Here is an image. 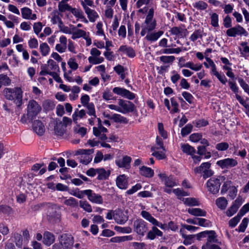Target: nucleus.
<instances>
[{
  "mask_svg": "<svg viewBox=\"0 0 249 249\" xmlns=\"http://www.w3.org/2000/svg\"><path fill=\"white\" fill-rule=\"evenodd\" d=\"M156 7H152L148 10L146 9L145 11H147V14L144 22L142 25V30L141 35L142 36L146 34L147 33L152 32L154 30L157 26V21L154 18V12Z\"/></svg>",
  "mask_w": 249,
  "mask_h": 249,
  "instance_id": "nucleus-1",
  "label": "nucleus"
},
{
  "mask_svg": "<svg viewBox=\"0 0 249 249\" xmlns=\"http://www.w3.org/2000/svg\"><path fill=\"white\" fill-rule=\"evenodd\" d=\"M5 98L9 100H15L18 106L22 104V91L20 88H5L3 90Z\"/></svg>",
  "mask_w": 249,
  "mask_h": 249,
  "instance_id": "nucleus-2",
  "label": "nucleus"
},
{
  "mask_svg": "<svg viewBox=\"0 0 249 249\" xmlns=\"http://www.w3.org/2000/svg\"><path fill=\"white\" fill-rule=\"evenodd\" d=\"M225 178L224 176H218L217 178H211L206 183L207 188L208 191L213 194L218 193L221 185L220 180H224Z\"/></svg>",
  "mask_w": 249,
  "mask_h": 249,
  "instance_id": "nucleus-3",
  "label": "nucleus"
},
{
  "mask_svg": "<svg viewBox=\"0 0 249 249\" xmlns=\"http://www.w3.org/2000/svg\"><path fill=\"white\" fill-rule=\"evenodd\" d=\"M41 110L40 106L34 100H30L27 107V116L29 120H33Z\"/></svg>",
  "mask_w": 249,
  "mask_h": 249,
  "instance_id": "nucleus-4",
  "label": "nucleus"
},
{
  "mask_svg": "<svg viewBox=\"0 0 249 249\" xmlns=\"http://www.w3.org/2000/svg\"><path fill=\"white\" fill-rule=\"evenodd\" d=\"M94 152L93 149H80L76 150L75 152V155H80V162L84 164H89L92 160V157L91 155Z\"/></svg>",
  "mask_w": 249,
  "mask_h": 249,
  "instance_id": "nucleus-5",
  "label": "nucleus"
},
{
  "mask_svg": "<svg viewBox=\"0 0 249 249\" xmlns=\"http://www.w3.org/2000/svg\"><path fill=\"white\" fill-rule=\"evenodd\" d=\"M211 166V164L209 162H203L199 166L194 169V173L196 175L203 173V178L206 179L213 174V171L210 169Z\"/></svg>",
  "mask_w": 249,
  "mask_h": 249,
  "instance_id": "nucleus-6",
  "label": "nucleus"
},
{
  "mask_svg": "<svg viewBox=\"0 0 249 249\" xmlns=\"http://www.w3.org/2000/svg\"><path fill=\"white\" fill-rule=\"evenodd\" d=\"M226 35L228 36L235 37L236 36H248V31L242 26L237 24L234 27L228 29L226 31Z\"/></svg>",
  "mask_w": 249,
  "mask_h": 249,
  "instance_id": "nucleus-7",
  "label": "nucleus"
},
{
  "mask_svg": "<svg viewBox=\"0 0 249 249\" xmlns=\"http://www.w3.org/2000/svg\"><path fill=\"white\" fill-rule=\"evenodd\" d=\"M90 53L91 56L88 57V60L90 64L97 65L102 63L104 61V58L100 56L101 52L96 48H92Z\"/></svg>",
  "mask_w": 249,
  "mask_h": 249,
  "instance_id": "nucleus-8",
  "label": "nucleus"
},
{
  "mask_svg": "<svg viewBox=\"0 0 249 249\" xmlns=\"http://www.w3.org/2000/svg\"><path fill=\"white\" fill-rule=\"evenodd\" d=\"M59 241L64 249H71L74 243L73 237L67 233L62 234L60 236Z\"/></svg>",
  "mask_w": 249,
  "mask_h": 249,
  "instance_id": "nucleus-9",
  "label": "nucleus"
},
{
  "mask_svg": "<svg viewBox=\"0 0 249 249\" xmlns=\"http://www.w3.org/2000/svg\"><path fill=\"white\" fill-rule=\"evenodd\" d=\"M118 105L121 107V111L123 113L132 112L136 110L134 104L128 101H124L122 99L118 100Z\"/></svg>",
  "mask_w": 249,
  "mask_h": 249,
  "instance_id": "nucleus-10",
  "label": "nucleus"
},
{
  "mask_svg": "<svg viewBox=\"0 0 249 249\" xmlns=\"http://www.w3.org/2000/svg\"><path fill=\"white\" fill-rule=\"evenodd\" d=\"M134 231L139 234L143 235L147 230L146 223L143 220L137 219L134 222Z\"/></svg>",
  "mask_w": 249,
  "mask_h": 249,
  "instance_id": "nucleus-11",
  "label": "nucleus"
},
{
  "mask_svg": "<svg viewBox=\"0 0 249 249\" xmlns=\"http://www.w3.org/2000/svg\"><path fill=\"white\" fill-rule=\"evenodd\" d=\"M158 177L161 181L164 182L165 187L172 188L177 185L175 179L173 176H167L165 173H160L158 174Z\"/></svg>",
  "mask_w": 249,
  "mask_h": 249,
  "instance_id": "nucleus-12",
  "label": "nucleus"
},
{
  "mask_svg": "<svg viewBox=\"0 0 249 249\" xmlns=\"http://www.w3.org/2000/svg\"><path fill=\"white\" fill-rule=\"evenodd\" d=\"M216 164L221 168H230L236 166L237 160L232 158H227L217 161Z\"/></svg>",
  "mask_w": 249,
  "mask_h": 249,
  "instance_id": "nucleus-13",
  "label": "nucleus"
},
{
  "mask_svg": "<svg viewBox=\"0 0 249 249\" xmlns=\"http://www.w3.org/2000/svg\"><path fill=\"white\" fill-rule=\"evenodd\" d=\"M112 91L114 93L124 97L129 100H133L135 98L134 93L125 89L115 87L113 88Z\"/></svg>",
  "mask_w": 249,
  "mask_h": 249,
  "instance_id": "nucleus-14",
  "label": "nucleus"
},
{
  "mask_svg": "<svg viewBox=\"0 0 249 249\" xmlns=\"http://www.w3.org/2000/svg\"><path fill=\"white\" fill-rule=\"evenodd\" d=\"M85 193L88 199L91 202L99 204L103 203V199L100 195L93 193L91 190H86Z\"/></svg>",
  "mask_w": 249,
  "mask_h": 249,
  "instance_id": "nucleus-15",
  "label": "nucleus"
},
{
  "mask_svg": "<svg viewBox=\"0 0 249 249\" xmlns=\"http://www.w3.org/2000/svg\"><path fill=\"white\" fill-rule=\"evenodd\" d=\"M82 5L88 16L89 20L90 22H94L95 20L99 17L97 13L94 10L91 9L86 4L82 1Z\"/></svg>",
  "mask_w": 249,
  "mask_h": 249,
  "instance_id": "nucleus-16",
  "label": "nucleus"
},
{
  "mask_svg": "<svg viewBox=\"0 0 249 249\" xmlns=\"http://www.w3.org/2000/svg\"><path fill=\"white\" fill-rule=\"evenodd\" d=\"M21 13L22 17L24 19L35 20L37 18L36 14H33L32 10L28 7L22 8Z\"/></svg>",
  "mask_w": 249,
  "mask_h": 249,
  "instance_id": "nucleus-17",
  "label": "nucleus"
},
{
  "mask_svg": "<svg viewBox=\"0 0 249 249\" xmlns=\"http://www.w3.org/2000/svg\"><path fill=\"white\" fill-rule=\"evenodd\" d=\"M113 218L118 224H123L127 221V217L121 211H116L113 213Z\"/></svg>",
  "mask_w": 249,
  "mask_h": 249,
  "instance_id": "nucleus-18",
  "label": "nucleus"
},
{
  "mask_svg": "<svg viewBox=\"0 0 249 249\" xmlns=\"http://www.w3.org/2000/svg\"><path fill=\"white\" fill-rule=\"evenodd\" d=\"M34 131L38 135L42 136L45 132V128L42 123L39 120H36L33 124Z\"/></svg>",
  "mask_w": 249,
  "mask_h": 249,
  "instance_id": "nucleus-19",
  "label": "nucleus"
},
{
  "mask_svg": "<svg viewBox=\"0 0 249 249\" xmlns=\"http://www.w3.org/2000/svg\"><path fill=\"white\" fill-rule=\"evenodd\" d=\"M169 32L171 35L175 36L176 37L183 38L185 36L187 30L183 29L181 27L175 26L171 28Z\"/></svg>",
  "mask_w": 249,
  "mask_h": 249,
  "instance_id": "nucleus-20",
  "label": "nucleus"
},
{
  "mask_svg": "<svg viewBox=\"0 0 249 249\" xmlns=\"http://www.w3.org/2000/svg\"><path fill=\"white\" fill-rule=\"evenodd\" d=\"M117 187L121 189H126L128 186V181L124 175L118 176L116 180Z\"/></svg>",
  "mask_w": 249,
  "mask_h": 249,
  "instance_id": "nucleus-21",
  "label": "nucleus"
},
{
  "mask_svg": "<svg viewBox=\"0 0 249 249\" xmlns=\"http://www.w3.org/2000/svg\"><path fill=\"white\" fill-rule=\"evenodd\" d=\"M131 161V157L127 156H125L123 158L122 160H116L115 162L117 165L119 167L129 169L130 168V163Z\"/></svg>",
  "mask_w": 249,
  "mask_h": 249,
  "instance_id": "nucleus-22",
  "label": "nucleus"
},
{
  "mask_svg": "<svg viewBox=\"0 0 249 249\" xmlns=\"http://www.w3.org/2000/svg\"><path fill=\"white\" fill-rule=\"evenodd\" d=\"M145 39L151 42L157 41L163 34L162 31H159L157 32H149L146 33Z\"/></svg>",
  "mask_w": 249,
  "mask_h": 249,
  "instance_id": "nucleus-23",
  "label": "nucleus"
},
{
  "mask_svg": "<svg viewBox=\"0 0 249 249\" xmlns=\"http://www.w3.org/2000/svg\"><path fill=\"white\" fill-rule=\"evenodd\" d=\"M55 241L54 235L51 232L46 231L43 234V243L46 246H50Z\"/></svg>",
  "mask_w": 249,
  "mask_h": 249,
  "instance_id": "nucleus-24",
  "label": "nucleus"
},
{
  "mask_svg": "<svg viewBox=\"0 0 249 249\" xmlns=\"http://www.w3.org/2000/svg\"><path fill=\"white\" fill-rule=\"evenodd\" d=\"M163 233L161 231L159 230L157 227L154 226L152 229L149 231L147 234V238L150 240H154L156 236H162Z\"/></svg>",
  "mask_w": 249,
  "mask_h": 249,
  "instance_id": "nucleus-25",
  "label": "nucleus"
},
{
  "mask_svg": "<svg viewBox=\"0 0 249 249\" xmlns=\"http://www.w3.org/2000/svg\"><path fill=\"white\" fill-rule=\"evenodd\" d=\"M118 51L122 52L128 57L133 58L135 56V53L132 48L126 45H122L119 48Z\"/></svg>",
  "mask_w": 249,
  "mask_h": 249,
  "instance_id": "nucleus-26",
  "label": "nucleus"
},
{
  "mask_svg": "<svg viewBox=\"0 0 249 249\" xmlns=\"http://www.w3.org/2000/svg\"><path fill=\"white\" fill-rule=\"evenodd\" d=\"M208 238L207 242L206 243V246H208L214 243H218L217 239L216 238V232L214 231H207Z\"/></svg>",
  "mask_w": 249,
  "mask_h": 249,
  "instance_id": "nucleus-27",
  "label": "nucleus"
},
{
  "mask_svg": "<svg viewBox=\"0 0 249 249\" xmlns=\"http://www.w3.org/2000/svg\"><path fill=\"white\" fill-rule=\"evenodd\" d=\"M54 130L55 134L57 136H62L66 131V128L62 122H56L54 126Z\"/></svg>",
  "mask_w": 249,
  "mask_h": 249,
  "instance_id": "nucleus-28",
  "label": "nucleus"
},
{
  "mask_svg": "<svg viewBox=\"0 0 249 249\" xmlns=\"http://www.w3.org/2000/svg\"><path fill=\"white\" fill-rule=\"evenodd\" d=\"M86 115V112L84 109L79 110L76 109L72 114V119L73 122L75 123H77V120L78 119H82L84 118Z\"/></svg>",
  "mask_w": 249,
  "mask_h": 249,
  "instance_id": "nucleus-29",
  "label": "nucleus"
},
{
  "mask_svg": "<svg viewBox=\"0 0 249 249\" xmlns=\"http://www.w3.org/2000/svg\"><path fill=\"white\" fill-rule=\"evenodd\" d=\"M54 1H59L58 4V8L60 12H64L66 11H70L71 9V7L67 3L69 0H54Z\"/></svg>",
  "mask_w": 249,
  "mask_h": 249,
  "instance_id": "nucleus-30",
  "label": "nucleus"
},
{
  "mask_svg": "<svg viewBox=\"0 0 249 249\" xmlns=\"http://www.w3.org/2000/svg\"><path fill=\"white\" fill-rule=\"evenodd\" d=\"M98 177L97 179L99 180H105L108 178L110 174L109 170L106 171L104 168H97Z\"/></svg>",
  "mask_w": 249,
  "mask_h": 249,
  "instance_id": "nucleus-31",
  "label": "nucleus"
},
{
  "mask_svg": "<svg viewBox=\"0 0 249 249\" xmlns=\"http://www.w3.org/2000/svg\"><path fill=\"white\" fill-rule=\"evenodd\" d=\"M140 174L143 176L151 178L154 176V170L151 168L142 166L140 168Z\"/></svg>",
  "mask_w": 249,
  "mask_h": 249,
  "instance_id": "nucleus-32",
  "label": "nucleus"
},
{
  "mask_svg": "<svg viewBox=\"0 0 249 249\" xmlns=\"http://www.w3.org/2000/svg\"><path fill=\"white\" fill-rule=\"evenodd\" d=\"M181 149L183 153L187 155H193L196 153V149L188 143H181Z\"/></svg>",
  "mask_w": 249,
  "mask_h": 249,
  "instance_id": "nucleus-33",
  "label": "nucleus"
},
{
  "mask_svg": "<svg viewBox=\"0 0 249 249\" xmlns=\"http://www.w3.org/2000/svg\"><path fill=\"white\" fill-rule=\"evenodd\" d=\"M110 118L116 123L126 124L128 122V120L126 118L119 114H113Z\"/></svg>",
  "mask_w": 249,
  "mask_h": 249,
  "instance_id": "nucleus-34",
  "label": "nucleus"
},
{
  "mask_svg": "<svg viewBox=\"0 0 249 249\" xmlns=\"http://www.w3.org/2000/svg\"><path fill=\"white\" fill-rule=\"evenodd\" d=\"M188 212L191 215L196 216H205L206 215V212L200 208H189Z\"/></svg>",
  "mask_w": 249,
  "mask_h": 249,
  "instance_id": "nucleus-35",
  "label": "nucleus"
},
{
  "mask_svg": "<svg viewBox=\"0 0 249 249\" xmlns=\"http://www.w3.org/2000/svg\"><path fill=\"white\" fill-rule=\"evenodd\" d=\"M215 203L218 208L225 210L228 204V200L225 197H220L216 199Z\"/></svg>",
  "mask_w": 249,
  "mask_h": 249,
  "instance_id": "nucleus-36",
  "label": "nucleus"
},
{
  "mask_svg": "<svg viewBox=\"0 0 249 249\" xmlns=\"http://www.w3.org/2000/svg\"><path fill=\"white\" fill-rule=\"evenodd\" d=\"M47 69L51 71H59V68L56 62L52 59H49L47 62Z\"/></svg>",
  "mask_w": 249,
  "mask_h": 249,
  "instance_id": "nucleus-37",
  "label": "nucleus"
},
{
  "mask_svg": "<svg viewBox=\"0 0 249 249\" xmlns=\"http://www.w3.org/2000/svg\"><path fill=\"white\" fill-rule=\"evenodd\" d=\"M79 206L85 211L91 213L92 209L91 205L87 200H80Z\"/></svg>",
  "mask_w": 249,
  "mask_h": 249,
  "instance_id": "nucleus-38",
  "label": "nucleus"
},
{
  "mask_svg": "<svg viewBox=\"0 0 249 249\" xmlns=\"http://www.w3.org/2000/svg\"><path fill=\"white\" fill-rule=\"evenodd\" d=\"M141 215L144 219L151 223L153 225L156 222V219L153 217L151 214L148 212L145 211H142L141 212Z\"/></svg>",
  "mask_w": 249,
  "mask_h": 249,
  "instance_id": "nucleus-39",
  "label": "nucleus"
},
{
  "mask_svg": "<svg viewBox=\"0 0 249 249\" xmlns=\"http://www.w3.org/2000/svg\"><path fill=\"white\" fill-rule=\"evenodd\" d=\"M203 31L201 29H198L194 31V32L190 36V39L192 41H195L197 39L202 37V33Z\"/></svg>",
  "mask_w": 249,
  "mask_h": 249,
  "instance_id": "nucleus-40",
  "label": "nucleus"
},
{
  "mask_svg": "<svg viewBox=\"0 0 249 249\" xmlns=\"http://www.w3.org/2000/svg\"><path fill=\"white\" fill-rule=\"evenodd\" d=\"M87 35L86 32L81 29H77L72 33L71 38L73 39H75L80 37H83Z\"/></svg>",
  "mask_w": 249,
  "mask_h": 249,
  "instance_id": "nucleus-41",
  "label": "nucleus"
},
{
  "mask_svg": "<svg viewBox=\"0 0 249 249\" xmlns=\"http://www.w3.org/2000/svg\"><path fill=\"white\" fill-rule=\"evenodd\" d=\"M160 60L164 64H172L173 61L175 60V57L173 55H162L160 57Z\"/></svg>",
  "mask_w": 249,
  "mask_h": 249,
  "instance_id": "nucleus-42",
  "label": "nucleus"
},
{
  "mask_svg": "<svg viewBox=\"0 0 249 249\" xmlns=\"http://www.w3.org/2000/svg\"><path fill=\"white\" fill-rule=\"evenodd\" d=\"M193 6L198 10H204L207 8L208 4L203 1L199 0L193 3Z\"/></svg>",
  "mask_w": 249,
  "mask_h": 249,
  "instance_id": "nucleus-43",
  "label": "nucleus"
},
{
  "mask_svg": "<svg viewBox=\"0 0 249 249\" xmlns=\"http://www.w3.org/2000/svg\"><path fill=\"white\" fill-rule=\"evenodd\" d=\"M40 51L42 56H46L50 52V47L46 43H42L39 46Z\"/></svg>",
  "mask_w": 249,
  "mask_h": 249,
  "instance_id": "nucleus-44",
  "label": "nucleus"
},
{
  "mask_svg": "<svg viewBox=\"0 0 249 249\" xmlns=\"http://www.w3.org/2000/svg\"><path fill=\"white\" fill-rule=\"evenodd\" d=\"M10 83L11 80L7 75L3 74H0V88L2 85L8 86Z\"/></svg>",
  "mask_w": 249,
  "mask_h": 249,
  "instance_id": "nucleus-45",
  "label": "nucleus"
},
{
  "mask_svg": "<svg viewBox=\"0 0 249 249\" xmlns=\"http://www.w3.org/2000/svg\"><path fill=\"white\" fill-rule=\"evenodd\" d=\"M184 203L186 205L190 206L199 205L198 201L195 198L193 197H188L185 198L184 201Z\"/></svg>",
  "mask_w": 249,
  "mask_h": 249,
  "instance_id": "nucleus-46",
  "label": "nucleus"
},
{
  "mask_svg": "<svg viewBox=\"0 0 249 249\" xmlns=\"http://www.w3.org/2000/svg\"><path fill=\"white\" fill-rule=\"evenodd\" d=\"M63 203L65 205L72 207H76L78 205L77 200L72 197H70L69 199H65Z\"/></svg>",
  "mask_w": 249,
  "mask_h": 249,
  "instance_id": "nucleus-47",
  "label": "nucleus"
},
{
  "mask_svg": "<svg viewBox=\"0 0 249 249\" xmlns=\"http://www.w3.org/2000/svg\"><path fill=\"white\" fill-rule=\"evenodd\" d=\"M171 103L173 108L170 110L171 113H175L178 112L179 111V109L178 108L179 105L176 100L174 98H171Z\"/></svg>",
  "mask_w": 249,
  "mask_h": 249,
  "instance_id": "nucleus-48",
  "label": "nucleus"
},
{
  "mask_svg": "<svg viewBox=\"0 0 249 249\" xmlns=\"http://www.w3.org/2000/svg\"><path fill=\"white\" fill-rule=\"evenodd\" d=\"M198 225L201 227H210L212 226V223L209 220L205 218H198Z\"/></svg>",
  "mask_w": 249,
  "mask_h": 249,
  "instance_id": "nucleus-49",
  "label": "nucleus"
},
{
  "mask_svg": "<svg viewBox=\"0 0 249 249\" xmlns=\"http://www.w3.org/2000/svg\"><path fill=\"white\" fill-rule=\"evenodd\" d=\"M241 216L238 214L234 217L231 218L229 222V226L231 228L235 227L241 218Z\"/></svg>",
  "mask_w": 249,
  "mask_h": 249,
  "instance_id": "nucleus-50",
  "label": "nucleus"
},
{
  "mask_svg": "<svg viewBox=\"0 0 249 249\" xmlns=\"http://www.w3.org/2000/svg\"><path fill=\"white\" fill-rule=\"evenodd\" d=\"M114 230L118 232L125 233H129L131 232L132 229L129 227H122L120 226H115Z\"/></svg>",
  "mask_w": 249,
  "mask_h": 249,
  "instance_id": "nucleus-51",
  "label": "nucleus"
},
{
  "mask_svg": "<svg viewBox=\"0 0 249 249\" xmlns=\"http://www.w3.org/2000/svg\"><path fill=\"white\" fill-rule=\"evenodd\" d=\"M211 24L214 27L219 26L218 24V15L216 13H212L211 14Z\"/></svg>",
  "mask_w": 249,
  "mask_h": 249,
  "instance_id": "nucleus-52",
  "label": "nucleus"
},
{
  "mask_svg": "<svg viewBox=\"0 0 249 249\" xmlns=\"http://www.w3.org/2000/svg\"><path fill=\"white\" fill-rule=\"evenodd\" d=\"M85 107L88 109V113L89 115L93 116L94 118H96L94 106L92 103H90Z\"/></svg>",
  "mask_w": 249,
  "mask_h": 249,
  "instance_id": "nucleus-53",
  "label": "nucleus"
},
{
  "mask_svg": "<svg viewBox=\"0 0 249 249\" xmlns=\"http://www.w3.org/2000/svg\"><path fill=\"white\" fill-rule=\"evenodd\" d=\"M14 237L16 246L19 248H21L22 245V238L21 234L18 233H15L14 234Z\"/></svg>",
  "mask_w": 249,
  "mask_h": 249,
  "instance_id": "nucleus-54",
  "label": "nucleus"
},
{
  "mask_svg": "<svg viewBox=\"0 0 249 249\" xmlns=\"http://www.w3.org/2000/svg\"><path fill=\"white\" fill-rule=\"evenodd\" d=\"M211 74L214 75L222 84L226 83L227 80L224 74L221 75L216 70L211 72Z\"/></svg>",
  "mask_w": 249,
  "mask_h": 249,
  "instance_id": "nucleus-55",
  "label": "nucleus"
},
{
  "mask_svg": "<svg viewBox=\"0 0 249 249\" xmlns=\"http://www.w3.org/2000/svg\"><path fill=\"white\" fill-rule=\"evenodd\" d=\"M86 190L79 191L78 189L74 190L71 193V194L78 198H82L86 195Z\"/></svg>",
  "mask_w": 249,
  "mask_h": 249,
  "instance_id": "nucleus-56",
  "label": "nucleus"
},
{
  "mask_svg": "<svg viewBox=\"0 0 249 249\" xmlns=\"http://www.w3.org/2000/svg\"><path fill=\"white\" fill-rule=\"evenodd\" d=\"M193 126L191 124H187L184 127L181 129V134L184 137L190 134L192 131Z\"/></svg>",
  "mask_w": 249,
  "mask_h": 249,
  "instance_id": "nucleus-57",
  "label": "nucleus"
},
{
  "mask_svg": "<svg viewBox=\"0 0 249 249\" xmlns=\"http://www.w3.org/2000/svg\"><path fill=\"white\" fill-rule=\"evenodd\" d=\"M158 130L160 134L164 138L166 139L167 138V133L164 130L163 125L161 123H159L158 124Z\"/></svg>",
  "mask_w": 249,
  "mask_h": 249,
  "instance_id": "nucleus-58",
  "label": "nucleus"
},
{
  "mask_svg": "<svg viewBox=\"0 0 249 249\" xmlns=\"http://www.w3.org/2000/svg\"><path fill=\"white\" fill-rule=\"evenodd\" d=\"M249 220L247 218H244L242 221L241 223L240 224L238 227V231L240 232H244L248 224Z\"/></svg>",
  "mask_w": 249,
  "mask_h": 249,
  "instance_id": "nucleus-59",
  "label": "nucleus"
},
{
  "mask_svg": "<svg viewBox=\"0 0 249 249\" xmlns=\"http://www.w3.org/2000/svg\"><path fill=\"white\" fill-rule=\"evenodd\" d=\"M229 147V144L226 142L217 143L215 146L216 149L219 151L226 150L228 149Z\"/></svg>",
  "mask_w": 249,
  "mask_h": 249,
  "instance_id": "nucleus-60",
  "label": "nucleus"
},
{
  "mask_svg": "<svg viewBox=\"0 0 249 249\" xmlns=\"http://www.w3.org/2000/svg\"><path fill=\"white\" fill-rule=\"evenodd\" d=\"M238 82L240 85V86L243 88L244 91L247 92L248 94H249V85L245 82V81L241 78H239L238 79Z\"/></svg>",
  "mask_w": 249,
  "mask_h": 249,
  "instance_id": "nucleus-61",
  "label": "nucleus"
},
{
  "mask_svg": "<svg viewBox=\"0 0 249 249\" xmlns=\"http://www.w3.org/2000/svg\"><path fill=\"white\" fill-rule=\"evenodd\" d=\"M68 64L70 68L73 70H76L78 67V65L76 62L75 59L73 58H71L69 59L68 62Z\"/></svg>",
  "mask_w": 249,
  "mask_h": 249,
  "instance_id": "nucleus-62",
  "label": "nucleus"
},
{
  "mask_svg": "<svg viewBox=\"0 0 249 249\" xmlns=\"http://www.w3.org/2000/svg\"><path fill=\"white\" fill-rule=\"evenodd\" d=\"M223 25L226 28L232 27V21L231 18L228 15L223 19Z\"/></svg>",
  "mask_w": 249,
  "mask_h": 249,
  "instance_id": "nucleus-63",
  "label": "nucleus"
},
{
  "mask_svg": "<svg viewBox=\"0 0 249 249\" xmlns=\"http://www.w3.org/2000/svg\"><path fill=\"white\" fill-rule=\"evenodd\" d=\"M238 209H237L234 205H231L229 209L227 210L226 212V215L228 217H231L233 214H234L237 211Z\"/></svg>",
  "mask_w": 249,
  "mask_h": 249,
  "instance_id": "nucleus-64",
  "label": "nucleus"
}]
</instances>
